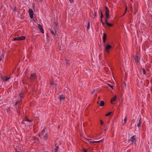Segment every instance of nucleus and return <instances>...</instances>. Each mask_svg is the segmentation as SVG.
Instances as JSON below:
<instances>
[{
	"instance_id": "1",
	"label": "nucleus",
	"mask_w": 152,
	"mask_h": 152,
	"mask_svg": "<svg viewBox=\"0 0 152 152\" xmlns=\"http://www.w3.org/2000/svg\"><path fill=\"white\" fill-rule=\"evenodd\" d=\"M39 135L40 138L42 140L43 142H44L47 140L48 135V133H46L42 134H39Z\"/></svg>"
},
{
	"instance_id": "2",
	"label": "nucleus",
	"mask_w": 152,
	"mask_h": 152,
	"mask_svg": "<svg viewBox=\"0 0 152 152\" xmlns=\"http://www.w3.org/2000/svg\"><path fill=\"white\" fill-rule=\"evenodd\" d=\"M105 15L106 19H108L109 18V11L108 8L107 7H105Z\"/></svg>"
},
{
	"instance_id": "3",
	"label": "nucleus",
	"mask_w": 152,
	"mask_h": 152,
	"mask_svg": "<svg viewBox=\"0 0 152 152\" xmlns=\"http://www.w3.org/2000/svg\"><path fill=\"white\" fill-rule=\"evenodd\" d=\"M135 137V135L133 136L129 140V141L132 142V144H136V140Z\"/></svg>"
},
{
	"instance_id": "4",
	"label": "nucleus",
	"mask_w": 152,
	"mask_h": 152,
	"mask_svg": "<svg viewBox=\"0 0 152 152\" xmlns=\"http://www.w3.org/2000/svg\"><path fill=\"white\" fill-rule=\"evenodd\" d=\"M28 12L30 18L32 19L33 18V11L31 9H29L28 11Z\"/></svg>"
},
{
	"instance_id": "5",
	"label": "nucleus",
	"mask_w": 152,
	"mask_h": 152,
	"mask_svg": "<svg viewBox=\"0 0 152 152\" xmlns=\"http://www.w3.org/2000/svg\"><path fill=\"white\" fill-rule=\"evenodd\" d=\"M112 48V46L108 44H107L105 46V51H106L108 53L109 51V50Z\"/></svg>"
},
{
	"instance_id": "6",
	"label": "nucleus",
	"mask_w": 152,
	"mask_h": 152,
	"mask_svg": "<svg viewBox=\"0 0 152 152\" xmlns=\"http://www.w3.org/2000/svg\"><path fill=\"white\" fill-rule=\"evenodd\" d=\"M31 80H34L37 79V76L35 73H34L31 75L30 76Z\"/></svg>"
},
{
	"instance_id": "7",
	"label": "nucleus",
	"mask_w": 152,
	"mask_h": 152,
	"mask_svg": "<svg viewBox=\"0 0 152 152\" xmlns=\"http://www.w3.org/2000/svg\"><path fill=\"white\" fill-rule=\"evenodd\" d=\"M38 28L40 30V31L43 34L44 33V31L43 30V28L42 27V26L40 25V24H39L38 25Z\"/></svg>"
},
{
	"instance_id": "8",
	"label": "nucleus",
	"mask_w": 152,
	"mask_h": 152,
	"mask_svg": "<svg viewBox=\"0 0 152 152\" xmlns=\"http://www.w3.org/2000/svg\"><path fill=\"white\" fill-rule=\"evenodd\" d=\"M1 78L4 81H7L10 78V77L3 76L1 77Z\"/></svg>"
},
{
	"instance_id": "9",
	"label": "nucleus",
	"mask_w": 152,
	"mask_h": 152,
	"mask_svg": "<svg viewBox=\"0 0 152 152\" xmlns=\"http://www.w3.org/2000/svg\"><path fill=\"white\" fill-rule=\"evenodd\" d=\"M140 58V57L138 56H137L135 58V60L136 62L138 63L139 62Z\"/></svg>"
},
{
	"instance_id": "10",
	"label": "nucleus",
	"mask_w": 152,
	"mask_h": 152,
	"mask_svg": "<svg viewBox=\"0 0 152 152\" xmlns=\"http://www.w3.org/2000/svg\"><path fill=\"white\" fill-rule=\"evenodd\" d=\"M116 99V96H115L114 97H113L111 100V102L112 104H113V102L115 101Z\"/></svg>"
},
{
	"instance_id": "11",
	"label": "nucleus",
	"mask_w": 152,
	"mask_h": 152,
	"mask_svg": "<svg viewBox=\"0 0 152 152\" xmlns=\"http://www.w3.org/2000/svg\"><path fill=\"white\" fill-rule=\"evenodd\" d=\"M104 103L103 101L102 100L100 102L99 104V106L101 107H102L104 105Z\"/></svg>"
},
{
	"instance_id": "12",
	"label": "nucleus",
	"mask_w": 152,
	"mask_h": 152,
	"mask_svg": "<svg viewBox=\"0 0 152 152\" xmlns=\"http://www.w3.org/2000/svg\"><path fill=\"white\" fill-rule=\"evenodd\" d=\"M107 19H106L105 20V22H106V23L107 24L108 26H109L110 27H111V26H113V24H111V23H108V22H107Z\"/></svg>"
},
{
	"instance_id": "13",
	"label": "nucleus",
	"mask_w": 152,
	"mask_h": 152,
	"mask_svg": "<svg viewBox=\"0 0 152 152\" xmlns=\"http://www.w3.org/2000/svg\"><path fill=\"white\" fill-rule=\"evenodd\" d=\"M102 141V140H99V141H89V142L91 144H92V143H95L99 142H100Z\"/></svg>"
},
{
	"instance_id": "14",
	"label": "nucleus",
	"mask_w": 152,
	"mask_h": 152,
	"mask_svg": "<svg viewBox=\"0 0 152 152\" xmlns=\"http://www.w3.org/2000/svg\"><path fill=\"white\" fill-rule=\"evenodd\" d=\"M19 40H24L25 39V37L24 36H22L19 37Z\"/></svg>"
},
{
	"instance_id": "15",
	"label": "nucleus",
	"mask_w": 152,
	"mask_h": 152,
	"mask_svg": "<svg viewBox=\"0 0 152 152\" xmlns=\"http://www.w3.org/2000/svg\"><path fill=\"white\" fill-rule=\"evenodd\" d=\"M45 129L44 128L41 131L40 133L39 134H45Z\"/></svg>"
},
{
	"instance_id": "16",
	"label": "nucleus",
	"mask_w": 152,
	"mask_h": 152,
	"mask_svg": "<svg viewBox=\"0 0 152 152\" xmlns=\"http://www.w3.org/2000/svg\"><path fill=\"white\" fill-rule=\"evenodd\" d=\"M140 120H141L140 118L139 120V122H138V124H137V126L138 127H140V124L141 123V122L140 121Z\"/></svg>"
},
{
	"instance_id": "17",
	"label": "nucleus",
	"mask_w": 152,
	"mask_h": 152,
	"mask_svg": "<svg viewBox=\"0 0 152 152\" xmlns=\"http://www.w3.org/2000/svg\"><path fill=\"white\" fill-rule=\"evenodd\" d=\"M60 100H64V97L63 96V95H61L60 96Z\"/></svg>"
},
{
	"instance_id": "18",
	"label": "nucleus",
	"mask_w": 152,
	"mask_h": 152,
	"mask_svg": "<svg viewBox=\"0 0 152 152\" xmlns=\"http://www.w3.org/2000/svg\"><path fill=\"white\" fill-rule=\"evenodd\" d=\"M90 22H88V25L87 26V30H88L89 28H90Z\"/></svg>"
},
{
	"instance_id": "19",
	"label": "nucleus",
	"mask_w": 152,
	"mask_h": 152,
	"mask_svg": "<svg viewBox=\"0 0 152 152\" xmlns=\"http://www.w3.org/2000/svg\"><path fill=\"white\" fill-rule=\"evenodd\" d=\"M58 147L56 146L54 149V152H57L58 149Z\"/></svg>"
},
{
	"instance_id": "20",
	"label": "nucleus",
	"mask_w": 152,
	"mask_h": 152,
	"mask_svg": "<svg viewBox=\"0 0 152 152\" xmlns=\"http://www.w3.org/2000/svg\"><path fill=\"white\" fill-rule=\"evenodd\" d=\"M13 40V41H19V37H16L14 38Z\"/></svg>"
},
{
	"instance_id": "21",
	"label": "nucleus",
	"mask_w": 152,
	"mask_h": 152,
	"mask_svg": "<svg viewBox=\"0 0 152 152\" xmlns=\"http://www.w3.org/2000/svg\"><path fill=\"white\" fill-rule=\"evenodd\" d=\"M51 33L53 34V35H54V37H55L56 36V34L54 32V31L52 30H51L50 31Z\"/></svg>"
},
{
	"instance_id": "22",
	"label": "nucleus",
	"mask_w": 152,
	"mask_h": 152,
	"mask_svg": "<svg viewBox=\"0 0 152 152\" xmlns=\"http://www.w3.org/2000/svg\"><path fill=\"white\" fill-rule=\"evenodd\" d=\"M127 120V119L126 118V117H125V118L124 119V124H125L126 123Z\"/></svg>"
},
{
	"instance_id": "23",
	"label": "nucleus",
	"mask_w": 152,
	"mask_h": 152,
	"mask_svg": "<svg viewBox=\"0 0 152 152\" xmlns=\"http://www.w3.org/2000/svg\"><path fill=\"white\" fill-rule=\"evenodd\" d=\"M112 113V112H110L106 115V116H109Z\"/></svg>"
},
{
	"instance_id": "24",
	"label": "nucleus",
	"mask_w": 152,
	"mask_h": 152,
	"mask_svg": "<svg viewBox=\"0 0 152 152\" xmlns=\"http://www.w3.org/2000/svg\"><path fill=\"white\" fill-rule=\"evenodd\" d=\"M106 34L104 33L103 35V39H106Z\"/></svg>"
},
{
	"instance_id": "25",
	"label": "nucleus",
	"mask_w": 152,
	"mask_h": 152,
	"mask_svg": "<svg viewBox=\"0 0 152 152\" xmlns=\"http://www.w3.org/2000/svg\"><path fill=\"white\" fill-rule=\"evenodd\" d=\"M25 121H28V122H31V121L29 120L28 118H26L25 119Z\"/></svg>"
},
{
	"instance_id": "26",
	"label": "nucleus",
	"mask_w": 152,
	"mask_h": 152,
	"mask_svg": "<svg viewBox=\"0 0 152 152\" xmlns=\"http://www.w3.org/2000/svg\"><path fill=\"white\" fill-rule=\"evenodd\" d=\"M142 72H143V74L144 75L145 74H146L145 71L144 69H142Z\"/></svg>"
},
{
	"instance_id": "27",
	"label": "nucleus",
	"mask_w": 152,
	"mask_h": 152,
	"mask_svg": "<svg viewBox=\"0 0 152 152\" xmlns=\"http://www.w3.org/2000/svg\"><path fill=\"white\" fill-rule=\"evenodd\" d=\"M19 96L21 98H23V94L21 93H20L19 94Z\"/></svg>"
},
{
	"instance_id": "28",
	"label": "nucleus",
	"mask_w": 152,
	"mask_h": 152,
	"mask_svg": "<svg viewBox=\"0 0 152 152\" xmlns=\"http://www.w3.org/2000/svg\"><path fill=\"white\" fill-rule=\"evenodd\" d=\"M1 56H2V57L0 58V61H1V60H2V58H4V55L3 54V53H2L1 54Z\"/></svg>"
},
{
	"instance_id": "29",
	"label": "nucleus",
	"mask_w": 152,
	"mask_h": 152,
	"mask_svg": "<svg viewBox=\"0 0 152 152\" xmlns=\"http://www.w3.org/2000/svg\"><path fill=\"white\" fill-rule=\"evenodd\" d=\"M34 140L35 141H38L39 139L38 138L35 137L34 138Z\"/></svg>"
},
{
	"instance_id": "30",
	"label": "nucleus",
	"mask_w": 152,
	"mask_h": 152,
	"mask_svg": "<svg viewBox=\"0 0 152 152\" xmlns=\"http://www.w3.org/2000/svg\"><path fill=\"white\" fill-rule=\"evenodd\" d=\"M18 104V101H17V102H16V103H15V107H17V105Z\"/></svg>"
},
{
	"instance_id": "31",
	"label": "nucleus",
	"mask_w": 152,
	"mask_h": 152,
	"mask_svg": "<svg viewBox=\"0 0 152 152\" xmlns=\"http://www.w3.org/2000/svg\"><path fill=\"white\" fill-rule=\"evenodd\" d=\"M83 150L84 151V152H87V149H86L85 148H84L83 149Z\"/></svg>"
},
{
	"instance_id": "32",
	"label": "nucleus",
	"mask_w": 152,
	"mask_h": 152,
	"mask_svg": "<svg viewBox=\"0 0 152 152\" xmlns=\"http://www.w3.org/2000/svg\"><path fill=\"white\" fill-rule=\"evenodd\" d=\"M99 12H100L101 15V13H102V10L101 9H99Z\"/></svg>"
},
{
	"instance_id": "33",
	"label": "nucleus",
	"mask_w": 152,
	"mask_h": 152,
	"mask_svg": "<svg viewBox=\"0 0 152 152\" xmlns=\"http://www.w3.org/2000/svg\"><path fill=\"white\" fill-rule=\"evenodd\" d=\"M94 16L95 17H96V15H97L96 12H94Z\"/></svg>"
},
{
	"instance_id": "34",
	"label": "nucleus",
	"mask_w": 152,
	"mask_h": 152,
	"mask_svg": "<svg viewBox=\"0 0 152 152\" xmlns=\"http://www.w3.org/2000/svg\"><path fill=\"white\" fill-rule=\"evenodd\" d=\"M103 124V122L102 121V120H100V124L101 125H102Z\"/></svg>"
},
{
	"instance_id": "35",
	"label": "nucleus",
	"mask_w": 152,
	"mask_h": 152,
	"mask_svg": "<svg viewBox=\"0 0 152 152\" xmlns=\"http://www.w3.org/2000/svg\"><path fill=\"white\" fill-rule=\"evenodd\" d=\"M103 14L102 13H101V16H100V18H102L103 17Z\"/></svg>"
},
{
	"instance_id": "36",
	"label": "nucleus",
	"mask_w": 152,
	"mask_h": 152,
	"mask_svg": "<svg viewBox=\"0 0 152 152\" xmlns=\"http://www.w3.org/2000/svg\"><path fill=\"white\" fill-rule=\"evenodd\" d=\"M70 2L71 3H73V2H74V1L73 0H69Z\"/></svg>"
},
{
	"instance_id": "37",
	"label": "nucleus",
	"mask_w": 152,
	"mask_h": 152,
	"mask_svg": "<svg viewBox=\"0 0 152 152\" xmlns=\"http://www.w3.org/2000/svg\"><path fill=\"white\" fill-rule=\"evenodd\" d=\"M103 39L104 42H106V39Z\"/></svg>"
},
{
	"instance_id": "38",
	"label": "nucleus",
	"mask_w": 152,
	"mask_h": 152,
	"mask_svg": "<svg viewBox=\"0 0 152 152\" xmlns=\"http://www.w3.org/2000/svg\"><path fill=\"white\" fill-rule=\"evenodd\" d=\"M109 86L111 87V88L112 89H113V86H111V85H109Z\"/></svg>"
},
{
	"instance_id": "39",
	"label": "nucleus",
	"mask_w": 152,
	"mask_h": 152,
	"mask_svg": "<svg viewBox=\"0 0 152 152\" xmlns=\"http://www.w3.org/2000/svg\"><path fill=\"white\" fill-rule=\"evenodd\" d=\"M127 10V7H126V11H125V13H126V12Z\"/></svg>"
},
{
	"instance_id": "40",
	"label": "nucleus",
	"mask_w": 152,
	"mask_h": 152,
	"mask_svg": "<svg viewBox=\"0 0 152 152\" xmlns=\"http://www.w3.org/2000/svg\"><path fill=\"white\" fill-rule=\"evenodd\" d=\"M100 21H101V23H102V22H102V18H101Z\"/></svg>"
},
{
	"instance_id": "41",
	"label": "nucleus",
	"mask_w": 152,
	"mask_h": 152,
	"mask_svg": "<svg viewBox=\"0 0 152 152\" xmlns=\"http://www.w3.org/2000/svg\"><path fill=\"white\" fill-rule=\"evenodd\" d=\"M50 84L51 85H53V82H51V83H50Z\"/></svg>"
},
{
	"instance_id": "42",
	"label": "nucleus",
	"mask_w": 152,
	"mask_h": 152,
	"mask_svg": "<svg viewBox=\"0 0 152 152\" xmlns=\"http://www.w3.org/2000/svg\"><path fill=\"white\" fill-rule=\"evenodd\" d=\"M102 24H103V25H104V23L103 22H102Z\"/></svg>"
},
{
	"instance_id": "43",
	"label": "nucleus",
	"mask_w": 152,
	"mask_h": 152,
	"mask_svg": "<svg viewBox=\"0 0 152 152\" xmlns=\"http://www.w3.org/2000/svg\"><path fill=\"white\" fill-rule=\"evenodd\" d=\"M125 13H125L124 14H123V15H125Z\"/></svg>"
},
{
	"instance_id": "44",
	"label": "nucleus",
	"mask_w": 152,
	"mask_h": 152,
	"mask_svg": "<svg viewBox=\"0 0 152 152\" xmlns=\"http://www.w3.org/2000/svg\"><path fill=\"white\" fill-rule=\"evenodd\" d=\"M42 1V0H40V2H41Z\"/></svg>"
},
{
	"instance_id": "45",
	"label": "nucleus",
	"mask_w": 152,
	"mask_h": 152,
	"mask_svg": "<svg viewBox=\"0 0 152 152\" xmlns=\"http://www.w3.org/2000/svg\"><path fill=\"white\" fill-rule=\"evenodd\" d=\"M106 130V129H105L104 131H105Z\"/></svg>"
},
{
	"instance_id": "46",
	"label": "nucleus",
	"mask_w": 152,
	"mask_h": 152,
	"mask_svg": "<svg viewBox=\"0 0 152 152\" xmlns=\"http://www.w3.org/2000/svg\"><path fill=\"white\" fill-rule=\"evenodd\" d=\"M17 152H19V151H17Z\"/></svg>"
},
{
	"instance_id": "47",
	"label": "nucleus",
	"mask_w": 152,
	"mask_h": 152,
	"mask_svg": "<svg viewBox=\"0 0 152 152\" xmlns=\"http://www.w3.org/2000/svg\"><path fill=\"white\" fill-rule=\"evenodd\" d=\"M46 152H48V151H46Z\"/></svg>"
},
{
	"instance_id": "48",
	"label": "nucleus",
	"mask_w": 152,
	"mask_h": 152,
	"mask_svg": "<svg viewBox=\"0 0 152 152\" xmlns=\"http://www.w3.org/2000/svg\"><path fill=\"white\" fill-rule=\"evenodd\" d=\"M11 1H12V0H11Z\"/></svg>"
}]
</instances>
